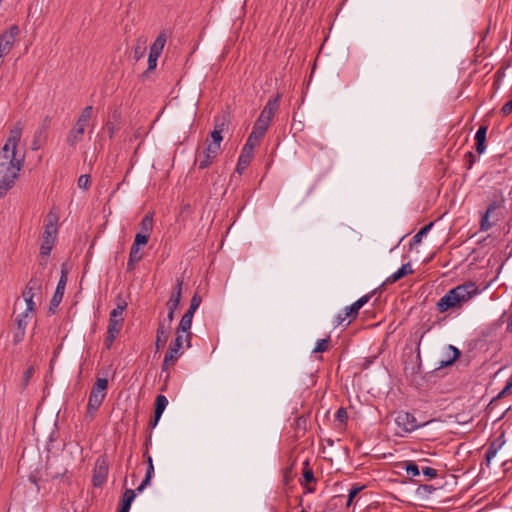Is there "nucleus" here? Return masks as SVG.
<instances>
[{
  "instance_id": "obj_1",
  "label": "nucleus",
  "mask_w": 512,
  "mask_h": 512,
  "mask_svg": "<svg viewBox=\"0 0 512 512\" xmlns=\"http://www.w3.org/2000/svg\"><path fill=\"white\" fill-rule=\"evenodd\" d=\"M478 294V287L474 282H466L450 289L437 304V310L444 313L451 309H460L464 304Z\"/></svg>"
},
{
  "instance_id": "obj_2",
  "label": "nucleus",
  "mask_w": 512,
  "mask_h": 512,
  "mask_svg": "<svg viewBox=\"0 0 512 512\" xmlns=\"http://www.w3.org/2000/svg\"><path fill=\"white\" fill-rule=\"evenodd\" d=\"M24 164V155H5L0 153V199L14 186Z\"/></svg>"
},
{
  "instance_id": "obj_3",
  "label": "nucleus",
  "mask_w": 512,
  "mask_h": 512,
  "mask_svg": "<svg viewBox=\"0 0 512 512\" xmlns=\"http://www.w3.org/2000/svg\"><path fill=\"white\" fill-rule=\"evenodd\" d=\"M57 220V217L53 214H49L46 219L38 260V266L43 269L47 266V258L49 257L56 240L58 231Z\"/></svg>"
},
{
  "instance_id": "obj_4",
  "label": "nucleus",
  "mask_w": 512,
  "mask_h": 512,
  "mask_svg": "<svg viewBox=\"0 0 512 512\" xmlns=\"http://www.w3.org/2000/svg\"><path fill=\"white\" fill-rule=\"evenodd\" d=\"M107 387L108 380L106 378H98L93 384L87 405V413L91 416H93L102 405L106 396Z\"/></svg>"
},
{
  "instance_id": "obj_5",
  "label": "nucleus",
  "mask_w": 512,
  "mask_h": 512,
  "mask_svg": "<svg viewBox=\"0 0 512 512\" xmlns=\"http://www.w3.org/2000/svg\"><path fill=\"white\" fill-rule=\"evenodd\" d=\"M183 335H177L174 341L170 344L167 353L165 354L162 371H167L170 366H173L178 358L182 355Z\"/></svg>"
},
{
  "instance_id": "obj_6",
  "label": "nucleus",
  "mask_w": 512,
  "mask_h": 512,
  "mask_svg": "<svg viewBox=\"0 0 512 512\" xmlns=\"http://www.w3.org/2000/svg\"><path fill=\"white\" fill-rule=\"evenodd\" d=\"M395 423L404 433H410L427 424V422L423 424L419 423L413 414L405 411H399L397 413Z\"/></svg>"
},
{
  "instance_id": "obj_7",
  "label": "nucleus",
  "mask_w": 512,
  "mask_h": 512,
  "mask_svg": "<svg viewBox=\"0 0 512 512\" xmlns=\"http://www.w3.org/2000/svg\"><path fill=\"white\" fill-rule=\"evenodd\" d=\"M44 279V269L38 266L37 271L33 274L27 283L22 296L31 295L32 297H35L37 294H41Z\"/></svg>"
},
{
  "instance_id": "obj_8",
  "label": "nucleus",
  "mask_w": 512,
  "mask_h": 512,
  "mask_svg": "<svg viewBox=\"0 0 512 512\" xmlns=\"http://www.w3.org/2000/svg\"><path fill=\"white\" fill-rule=\"evenodd\" d=\"M21 135H22V127H21L20 123H17L10 130L7 142L2 147V150H1L0 153L5 154V155H11L12 154V155L17 156L16 149H17L18 143H19V141L21 139Z\"/></svg>"
},
{
  "instance_id": "obj_9",
  "label": "nucleus",
  "mask_w": 512,
  "mask_h": 512,
  "mask_svg": "<svg viewBox=\"0 0 512 512\" xmlns=\"http://www.w3.org/2000/svg\"><path fill=\"white\" fill-rule=\"evenodd\" d=\"M108 470L107 460L104 457L98 458L95 462L92 478L95 487H101L106 482Z\"/></svg>"
},
{
  "instance_id": "obj_10",
  "label": "nucleus",
  "mask_w": 512,
  "mask_h": 512,
  "mask_svg": "<svg viewBox=\"0 0 512 512\" xmlns=\"http://www.w3.org/2000/svg\"><path fill=\"white\" fill-rule=\"evenodd\" d=\"M280 99L281 94L277 93L275 97L272 99H269V101L264 106L263 110L261 111L258 119L263 120V122H266L270 125L271 120L273 119L275 113L278 111L280 106Z\"/></svg>"
},
{
  "instance_id": "obj_11",
  "label": "nucleus",
  "mask_w": 512,
  "mask_h": 512,
  "mask_svg": "<svg viewBox=\"0 0 512 512\" xmlns=\"http://www.w3.org/2000/svg\"><path fill=\"white\" fill-rule=\"evenodd\" d=\"M375 290L369 294H366L360 297L357 301H355L352 305L347 306L344 309V318H349V321L346 325L350 324L351 320L355 319L359 313V310L371 299L374 295Z\"/></svg>"
},
{
  "instance_id": "obj_12",
  "label": "nucleus",
  "mask_w": 512,
  "mask_h": 512,
  "mask_svg": "<svg viewBox=\"0 0 512 512\" xmlns=\"http://www.w3.org/2000/svg\"><path fill=\"white\" fill-rule=\"evenodd\" d=\"M66 283H67V272L62 268L61 277L58 281L54 295L50 301V310L51 311H54V309L57 308L59 306V304L61 303L63 295H64Z\"/></svg>"
},
{
  "instance_id": "obj_13",
  "label": "nucleus",
  "mask_w": 512,
  "mask_h": 512,
  "mask_svg": "<svg viewBox=\"0 0 512 512\" xmlns=\"http://www.w3.org/2000/svg\"><path fill=\"white\" fill-rule=\"evenodd\" d=\"M170 330H171V328H170L169 324H166L165 320H161L159 322L158 328L156 330V341H155L156 352H158L159 350H161L165 347L167 340L169 338Z\"/></svg>"
},
{
  "instance_id": "obj_14",
  "label": "nucleus",
  "mask_w": 512,
  "mask_h": 512,
  "mask_svg": "<svg viewBox=\"0 0 512 512\" xmlns=\"http://www.w3.org/2000/svg\"><path fill=\"white\" fill-rule=\"evenodd\" d=\"M461 356V351L453 346L447 345L445 348V359L439 361L436 369H441L447 366H451Z\"/></svg>"
},
{
  "instance_id": "obj_15",
  "label": "nucleus",
  "mask_w": 512,
  "mask_h": 512,
  "mask_svg": "<svg viewBox=\"0 0 512 512\" xmlns=\"http://www.w3.org/2000/svg\"><path fill=\"white\" fill-rule=\"evenodd\" d=\"M182 285L183 279L177 278L175 286L173 287L172 294L166 303L168 310L177 309L178 305L180 304L182 297Z\"/></svg>"
},
{
  "instance_id": "obj_16",
  "label": "nucleus",
  "mask_w": 512,
  "mask_h": 512,
  "mask_svg": "<svg viewBox=\"0 0 512 512\" xmlns=\"http://www.w3.org/2000/svg\"><path fill=\"white\" fill-rule=\"evenodd\" d=\"M86 127L76 122L67 135L66 142L69 146L75 147L83 138Z\"/></svg>"
},
{
  "instance_id": "obj_17",
  "label": "nucleus",
  "mask_w": 512,
  "mask_h": 512,
  "mask_svg": "<svg viewBox=\"0 0 512 512\" xmlns=\"http://www.w3.org/2000/svg\"><path fill=\"white\" fill-rule=\"evenodd\" d=\"M219 149H213L212 145L208 144L206 149L203 151V155L199 158V169H205L209 167L218 154Z\"/></svg>"
},
{
  "instance_id": "obj_18",
  "label": "nucleus",
  "mask_w": 512,
  "mask_h": 512,
  "mask_svg": "<svg viewBox=\"0 0 512 512\" xmlns=\"http://www.w3.org/2000/svg\"><path fill=\"white\" fill-rule=\"evenodd\" d=\"M487 129L486 125H481L475 134V149L478 154H482L486 150Z\"/></svg>"
},
{
  "instance_id": "obj_19",
  "label": "nucleus",
  "mask_w": 512,
  "mask_h": 512,
  "mask_svg": "<svg viewBox=\"0 0 512 512\" xmlns=\"http://www.w3.org/2000/svg\"><path fill=\"white\" fill-rule=\"evenodd\" d=\"M192 319H193V317L190 314L185 313L182 316L180 323L177 327V335H182L181 333H187L186 340H187L188 346H190L191 333L189 332V330L191 329Z\"/></svg>"
},
{
  "instance_id": "obj_20",
  "label": "nucleus",
  "mask_w": 512,
  "mask_h": 512,
  "mask_svg": "<svg viewBox=\"0 0 512 512\" xmlns=\"http://www.w3.org/2000/svg\"><path fill=\"white\" fill-rule=\"evenodd\" d=\"M413 270L410 263L403 264L395 273L390 275L384 284H392L402 279L406 275L412 274Z\"/></svg>"
},
{
  "instance_id": "obj_21",
  "label": "nucleus",
  "mask_w": 512,
  "mask_h": 512,
  "mask_svg": "<svg viewBox=\"0 0 512 512\" xmlns=\"http://www.w3.org/2000/svg\"><path fill=\"white\" fill-rule=\"evenodd\" d=\"M136 493L133 489H126L122 495L118 512H129L131 504L135 499Z\"/></svg>"
},
{
  "instance_id": "obj_22",
  "label": "nucleus",
  "mask_w": 512,
  "mask_h": 512,
  "mask_svg": "<svg viewBox=\"0 0 512 512\" xmlns=\"http://www.w3.org/2000/svg\"><path fill=\"white\" fill-rule=\"evenodd\" d=\"M147 49V38L144 36L139 37L136 40V44L133 50V58L138 61L140 60L146 52Z\"/></svg>"
},
{
  "instance_id": "obj_23",
  "label": "nucleus",
  "mask_w": 512,
  "mask_h": 512,
  "mask_svg": "<svg viewBox=\"0 0 512 512\" xmlns=\"http://www.w3.org/2000/svg\"><path fill=\"white\" fill-rule=\"evenodd\" d=\"M497 207L498 205L496 202H492L489 204L485 214L481 218L480 229L482 231H487L492 227L493 224L489 221V217L492 214V212H494L497 209Z\"/></svg>"
},
{
  "instance_id": "obj_24",
  "label": "nucleus",
  "mask_w": 512,
  "mask_h": 512,
  "mask_svg": "<svg viewBox=\"0 0 512 512\" xmlns=\"http://www.w3.org/2000/svg\"><path fill=\"white\" fill-rule=\"evenodd\" d=\"M166 43L165 33H160L150 47L149 53L160 56Z\"/></svg>"
},
{
  "instance_id": "obj_25",
  "label": "nucleus",
  "mask_w": 512,
  "mask_h": 512,
  "mask_svg": "<svg viewBox=\"0 0 512 512\" xmlns=\"http://www.w3.org/2000/svg\"><path fill=\"white\" fill-rule=\"evenodd\" d=\"M15 39L5 33L0 35V57L10 52L13 47Z\"/></svg>"
},
{
  "instance_id": "obj_26",
  "label": "nucleus",
  "mask_w": 512,
  "mask_h": 512,
  "mask_svg": "<svg viewBox=\"0 0 512 512\" xmlns=\"http://www.w3.org/2000/svg\"><path fill=\"white\" fill-rule=\"evenodd\" d=\"M268 128H269V124H267L266 122H263V120L257 119L256 122L254 123L251 134L262 139L264 137L266 131L268 130Z\"/></svg>"
},
{
  "instance_id": "obj_27",
  "label": "nucleus",
  "mask_w": 512,
  "mask_h": 512,
  "mask_svg": "<svg viewBox=\"0 0 512 512\" xmlns=\"http://www.w3.org/2000/svg\"><path fill=\"white\" fill-rule=\"evenodd\" d=\"M141 232L143 234H148L150 236L153 229V217L151 214H146L140 223Z\"/></svg>"
},
{
  "instance_id": "obj_28",
  "label": "nucleus",
  "mask_w": 512,
  "mask_h": 512,
  "mask_svg": "<svg viewBox=\"0 0 512 512\" xmlns=\"http://www.w3.org/2000/svg\"><path fill=\"white\" fill-rule=\"evenodd\" d=\"M92 115H93V107L92 106H86L82 110V112L79 115V117H78L76 122L78 124H80V126L83 125V126L87 127L88 122L91 119Z\"/></svg>"
},
{
  "instance_id": "obj_29",
  "label": "nucleus",
  "mask_w": 512,
  "mask_h": 512,
  "mask_svg": "<svg viewBox=\"0 0 512 512\" xmlns=\"http://www.w3.org/2000/svg\"><path fill=\"white\" fill-rule=\"evenodd\" d=\"M167 405H168L167 398L164 395H158L155 399L154 413L157 414V416H162Z\"/></svg>"
},
{
  "instance_id": "obj_30",
  "label": "nucleus",
  "mask_w": 512,
  "mask_h": 512,
  "mask_svg": "<svg viewBox=\"0 0 512 512\" xmlns=\"http://www.w3.org/2000/svg\"><path fill=\"white\" fill-rule=\"evenodd\" d=\"M201 301H202V299H201L200 295L198 293H195L191 298L189 309L185 313L190 314L193 317L195 311L200 306Z\"/></svg>"
},
{
  "instance_id": "obj_31",
  "label": "nucleus",
  "mask_w": 512,
  "mask_h": 512,
  "mask_svg": "<svg viewBox=\"0 0 512 512\" xmlns=\"http://www.w3.org/2000/svg\"><path fill=\"white\" fill-rule=\"evenodd\" d=\"M251 160H252V158H250V156H242V155H240L239 158H238V162H237V166H236V171L239 174H242L244 172V170L249 166Z\"/></svg>"
},
{
  "instance_id": "obj_32",
  "label": "nucleus",
  "mask_w": 512,
  "mask_h": 512,
  "mask_svg": "<svg viewBox=\"0 0 512 512\" xmlns=\"http://www.w3.org/2000/svg\"><path fill=\"white\" fill-rule=\"evenodd\" d=\"M433 226V223H429L427 225H425L424 227H422L412 238V244H418L421 242L423 236H425L428 231L431 229V227Z\"/></svg>"
},
{
  "instance_id": "obj_33",
  "label": "nucleus",
  "mask_w": 512,
  "mask_h": 512,
  "mask_svg": "<svg viewBox=\"0 0 512 512\" xmlns=\"http://www.w3.org/2000/svg\"><path fill=\"white\" fill-rule=\"evenodd\" d=\"M25 302H26V310L23 312V316L24 317H29V314L34 312L35 309H36V304L34 302V297H32L31 295L29 296H23Z\"/></svg>"
},
{
  "instance_id": "obj_34",
  "label": "nucleus",
  "mask_w": 512,
  "mask_h": 512,
  "mask_svg": "<svg viewBox=\"0 0 512 512\" xmlns=\"http://www.w3.org/2000/svg\"><path fill=\"white\" fill-rule=\"evenodd\" d=\"M143 456L146 458V461H147V469H146L145 477H147L148 479H152L153 474H154V465H153L152 457L149 454V452H147V451H144Z\"/></svg>"
},
{
  "instance_id": "obj_35",
  "label": "nucleus",
  "mask_w": 512,
  "mask_h": 512,
  "mask_svg": "<svg viewBox=\"0 0 512 512\" xmlns=\"http://www.w3.org/2000/svg\"><path fill=\"white\" fill-rule=\"evenodd\" d=\"M405 470L407 472L408 475H411L413 477H416V476H419L420 475V470H419V467L418 465L413 462V461H406L405 462Z\"/></svg>"
},
{
  "instance_id": "obj_36",
  "label": "nucleus",
  "mask_w": 512,
  "mask_h": 512,
  "mask_svg": "<svg viewBox=\"0 0 512 512\" xmlns=\"http://www.w3.org/2000/svg\"><path fill=\"white\" fill-rule=\"evenodd\" d=\"M122 326H123V323H121V322H119L117 320L109 319V324H108V327H107V334H116V335H118V333L122 329Z\"/></svg>"
},
{
  "instance_id": "obj_37",
  "label": "nucleus",
  "mask_w": 512,
  "mask_h": 512,
  "mask_svg": "<svg viewBox=\"0 0 512 512\" xmlns=\"http://www.w3.org/2000/svg\"><path fill=\"white\" fill-rule=\"evenodd\" d=\"M211 139L212 141L209 143L210 145H212V148L213 149H220V144L223 140V137H222V134L219 133V131H212L211 134Z\"/></svg>"
},
{
  "instance_id": "obj_38",
  "label": "nucleus",
  "mask_w": 512,
  "mask_h": 512,
  "mask_svg": "<svg viewBox=\"0 0 512 512\" xmlns=\"http://www.w3.org/2000/svg\"><path fill=\"white\" fill-rule=\"evenodd\" d=\"M329 342H330L329 337L326 339H319L316 343V346H315L313 352H316V353L325 352L328 349Z\"/></svg>"
},
{
  "instance_id": "obj_39",
  "label": "nucleus",
  "mask_w": 512,
  "mask_h": 512,
  "mask_svg": "<svg viewBox=\"0 0 512 512\" xmlns=\"http://www.w3.org/2000/svg\"><path fill=\"white\" fill-rule=\"evenodd\" d=\"M304 465H305V469L303 471V478H304L305 482H307V483L314 482L315 481L314 473H313L312 469L308 468L309 462L305 461Z\"/></svg>"
},
{
  "instance_id": "obj_40",
  "label": "nucleus",
  "mask_w": 512,
  "mask_h": 512,
  "mask_svg": "<svg viewBox=\"0 0 512 512\" xmlns=\"http://www.w3.org/2000/svg\"><path fill=\"white\" fill-rule=\"evenodd\" d=\"M129 258L132 262H139L142 259V255L140 254V247L132 245L130 248Z\"/></svg>"
},
{
  "instance_id": "obj_41",
  "label": "nucleus",
  "mask_w": 512,
  "mask_h": 512,
  "mask_svg": "<svg viewBox=\"0 0 512 512\" xmlns=\"http://www.w3.org/2000/svg\"><path fill=\"white\" fill-rule=\"evenodd\" d=\"M148 234L137 233L132 245H136V247H140L141 245H146L149 240Z\"/></svg>"
},
{
  "instance_id": "obj_42",
  "label": "nucleus",
  "mask_w": 512,
  "mask_h": 512,
  "mask_svg": "<svg viewBox=\"0 0 512 512\" xmlns=\"http://www.w3.org/2000/svg\"><path fill=\"white\" fill-rule=\"evenodd\" d=\"M363 489V486H353L350 490H349V494H348V500H347V504L346 506L349 507L352 502H353V499L357 496V494Z\"/></svg>"
},
{
  "instance_id": "obj_43",
  "label": "nucleus",
  "mask_w": 512,
  "mask_h": 512,
  "mask_svg": "<svg viewBox=\"0 0 512 512\" xmlns=\"http://www.w3.org/2000/svg\"><path fill=\"white\" fill-rule=\"evenodd\" d=\"M511 393H512V374L508 378L505 387L499 392L497 397L502 398Z\"/></svg>"
},
{
  "instance_id": "obj_44",
  "label": "nucleus",
  "mask_w": 512,
  "mask_h": 512,
  "mask_svg": "<svg viewBox=\"0 0 512 512\" xmlns=\"http://www.w3.org/2000/svg\"><path fill=\"white\" fill-rule=\"evenodd\" d=\"M158 58H159L158 55H153V54L149 53L148 69L143 73V76H145L149 71L154 70L156 68Z\"/></svg>"
},
{
  "instance_id": "obj_45",
  "label": "nucleus",
  "mask_w": 512,
  "mask_h": 512,
  "mask_svg": "<svg viewBox=\"0 0 512 512\" xmlns=\"http://www.w3.org/2000/svg\"><path fill=\"white\" fill-rule=\"evenodd\" d=\"M28 317L23 316V312L16 318V325L18 330H26L28 321Z\"/></svg>"
},
{
  "instance_id": "obj_46",
  "label": "nucleus",
  "mask_w": 512,
  "mask_h": 512,
  "mask_svg": "<svg viewBox=\"0 0 512 512\" xmlns=\"http://www.w3.org/2000/svg\"><path fill=\"white\" fill-rule=\"evenodd\" d=\"M78 186L82 189H87L90 186V176L87 174L81 175L78 178Z\"/></svg>"
},
{
  "instance_id": "obj_47",
  "label": "nucleus",
  "mask_w": 512,
  "mask_h": 512,
  "mask_svg": "<svg viewBox=\"0 0 512 512\" xmlns=\"http://www.w3.org/2000/svg\"><path fill=\"white\" fill-rule=\"evenodd\" d=\"M335 417L338 421H340L341 423H344L346 422V420L348 419V414H347V411L345 408L341 407L339 408L337 411H336V414H335Z\"/></svg>"
},
{
  "instance_id": "obj_48",
  "label": "nucleus",
  "mask_w": 512,
  "mask_h": 512,
  "mask_svg": "<svg viewBox=\"0 0 512 512\" xmlns=\"http://www.w3.org/2000/svg\"><path fill=\"white\" fill-rule=\"evenodd\" d=\"M465 161L467 169H471L476 162V156L473 154V152L469 151L465 154Z\"/></svg>"
},
{
  "instance_id": "obj_49",
  "label": "nucleus",
  "mask_w": 512,
  "mask_h": 512,
  "mask_svg": "<svg viewBox=\"0 0 512 512\" xmlns=\"http://www.w3.org/2000/svg\"><path fill=\"white\" fill-rule=\"evenodd\" d=\"M422 473L429 479L436 478L438 475L437 470L431 467L422 468Z\"/></svg>"
},
{
  "instance_id": "obj_50",
  "label": "nucleus",
  "mask_w": 512,
  "mask_h": 512,
  "mask_svg": "<svg viewBox=\"0 0 512 512\" xmlns=\"http://www.w3.org/2000/svg\"><path fill=\"white\" fill-rule=\"evenodd\" d=\"M261 138L250 133L245 144H250V147L255 148L259 145Z\"/></svg>"
},
{
  "instance_id": "obj_51",
  "label": "nucleus",
  "mask_w": 512,
  "mask_h": 512,
  "mask_svg": "<svg viewBox=\"0 0 512 512\" xmlns=\"http://www.w3.org/2000/svg\"><path fill=\"white\" fill-rule=\"evenodd\" d=\"M496 454H497L496 451H494L488 447V449L486 450V453H485V464L487 467H489L491 460L496 456Z\"/></svg>"
},
{
  "instance_id": "obj_52",
  "label": "nucleus",
  "mask_w": 512,
  "mask_h": 512,
  "mask_svg": "<svg viewBox=\"0 0 512 512\" xmlns=\"http://www.w3.org/2000/svg\"><path fill=\"white\" fill-rule=\"evenodd\" d=\"M512 112V99L506 102L501 108V114L507 116Z\"/></svg>"
},
{
  "instance_id": "obj_53",
  "label": "nucleus",
  "mask_w": 512,
  "mask_h": 512,
  "mask_svg": "<svg viewBox=\"0 0 512 512\" xmlns=\"http://www.w3.org/2000/svg\"><path fill=\"white\" fill-rule=\"evenodd\" d=\"M126 307H127V303L125 301H120L117 303V306L111 312L123 315V312L126 309Z\"/></svg>"
},
{
  "instance_id": "obj_54",
  "label": "nucleus",
  "mask_w": 512,
  "mask_h": 512,
  "mask_svg": "<svg viewBox=\"0 0 512 512\" xmlns=\"http://www.w3.org/2000/svg\"><path fill=\"white\" fill-rule=\"evenodd\" d=\"M5 34L13 37L14 39H16V37L19 35L20 33V29L17 25H13L9 28V30H7L6 32H4Z\"/></svg>"
},
{
  "instance_id": "obj_55",
  "label": "nucleus",
  "mask_w": 512,
  "mask_h": 512,
  "mask_svg": "<svg viewBox=\"0 0 512 512\" xmlns=\"http://www.w3.org/2000/svg\"><path fill=\"white\" fill-rule=\"evenodd\" d=\"M25 331L26 330H18L14 333L13 335V342L15 344L21 342L23 339H24V336H25Z\"/></svg>"
},
{
  "instance_id": "obj_56",
  "label": "nucleus",
  "mask_w": 512,
  "mask_h": 512,
  "mask_svg": "<svg viewBox=\"0 0 512 512\" xmlns=\"http://www.w3.org/2000/svg\"><path fill=\"white\" fill-rule=\"evenodd\" d=\"M34 373V368L30 366L24 373H23V382L24 385H27L29 380L31 379L32 375Z\"/></svg>"
},
{
  "instance_id": "obj_57",
  "label": "nucleus",
  "mask_w": 512,
  "mask_h": 512,
  "mask_svg": "<svg viewBox=\"0 0 512 512\" xmlns=\"http://www.w3.org/2000/svg\"><path fill=\"white\" fill-rule=\"evenodd\" d=\"M107 132H108V135H109V138H112L117 130L116 126L113 124V122L111 121H108L106 123V126H105Z\"/></svg>"
},
{
  "instance_id": "obj_58",
  "label": "nucleus",
  "mask_w": 512,
  "mask_h": 512,
  "mask_svg": "<svg viewBox=\"0 0 512 512\" xmlns=\"http://www.w3.org/2000/svg\"><path fill=\"white\" fill-rule=\"evenodd\" d=\"M253 150L254 148L250 147V144H245L242 148L241 154L242 156H250V158L253 157Z\"/></svg>"
},
{
  "instance_id": "obj_59",
  "label": "nucleus",
  "mask_w": 512,
  "mask_h": 512,
  "mask_svg": "<svg viewBox=\"0 0 512 512\" xmlns=\"http://www.w3.org/2000/svg\"><path fill=\"white\" fill-rule=\"evenodd\" d=\"M117 335L116 334H107V337L105 339V346L107 349H110L113 342L115 341Z\"/></svg>"
},
{
  "instance_id": "obj_60",
  "label": "nucleus",
  "mask_w": 512,
  "mask_h": 512,
  "mask_svg": "<svg viewBox=\"0 0 512 512\" xmlns=\"http://www.w3.org/2000/svg\"><path fill=\"white\" fill-rule=\"evenodd\" d=\"M151 479H148L147 477H145L143 479V481L141 482V484L136 488L135 491L141 493L150 483Z\"/></svg>"
},
{
  "instance_id": "obj_61",
  "label": "nucleus",
  "mask_w": 512,
  "mask_h": 512,
  "mask_svg": "<svg viewBox=\"0 0 512 512\" xmlns=\"http://www.w3.org/2000/svg\"><path fill=\"white\" fill-rule=\"evenodd\" d=\"M151 479H148L147 477H145L143 479V481L141 482V484L136 488L135 491L141 493L150 483Z\"/></svg>"
},
{
  "instance_id": "obj_62",
  "label": "nucleus",
  "mask_w": 512,
  "mask_h": 512,
  "mask_svg": "<svg viewBox=\"0 0 512 512\" xmlns=\"http://www.w3.org/2000/svg\"><path fill=\"white\" fill-rule=\"evenodd\" d=\"M161 416H157V414L154 413V416L153 418L150 419L149 421V427L151 429L155 428L160 420Z\"/></svg>"
},
{
  "instance_id": "obj_63",
  "label": "nucleus",
  "mask_w": 512,
  "mask_h": 512,
  "mask_svg": "<svg viewBox=\"0 0 512 512\" xmlns=\"http://www.w3.org/2000/svg\"><path fill=\"white\" fill-rule=\"evenodd\" d=\"M176 309L168 310L167 319H164L166 321V324H169L171 327V323L174 319V312Z\"/></svg>"
},
{
  "instance_id": "obj_64",
  "label": "nucleus",
  "mask_w": 512,
  "mask_h": 512,
  "mask_svg": "<svg viewBox=\"0 0 512 512\" xmlns=\"http://www.w3.org/2000/svg\"><path fill=\"white\" fill-rule=\"evenodd\" d=\"M109 319L111 320H117L121 323L124 322V319H123V316L118 314V313H114V312H110V316H109Z\"/></svg>"
}]
</instances>
